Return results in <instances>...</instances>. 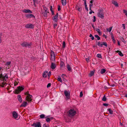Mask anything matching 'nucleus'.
<instances>
[{"mask_svg": "<svg viewBox=\"0 0 127 127\" xmlns=\"http://www.w3.org/2000/svg\"><path fill=\"white\" fill-rule=\"evenodd\" d=\"M116 52L118 53L121 56H123V55L121 51L119 50H117L116 51Z\"/></svg>", "mask_w": 127, "mask_h": 127, "instance_id": "nucleus-25", "label": "nucleus"}, {"mask_svg": "<svg viewBox=\"0 0 127 127\" xmlns=\"http://www.w3.org/2000/svg\"><path fill=\"white\" fill-rule=\"evenodd\" d=\"M12 116L13 118L15 119L18 120V114L15 111H13L12 113Z\"/></svg>", "mask_w": 127, "mask_h": 127, "instance_id": "nucleus-9", "label": "nucleus"}, {"mask_svg": "<svg viewBox=\"0 0 127 127\" xmlns=\"http://www.w3.org/2000/svg\"><path fill=\"white\" fill-rule=\"evenodd\" d=\"M18 82H17L16 81H15L14 83V86H16L18 84Z\"/></svg>", "mask_w": 127, "mask_h": 127, "instance_id": "nucleus-43", "label": "nucleus"}, {"mask_svg": "<svg viewBox=\"0 0 127 127\" xmlns=\"http://www.w3.org/2000/svg\"><path fill=\"white\" fill-rule=\"evenodd\" d=\"M57 80H58L59 81H60L62 83L63 82V81H62L61 78L59 76Z\"/></svg>", "mask_w": 127, "mask_h": 127, "instance_id": "nucleus-28", "label": "nucleus"}, {"mask_svg": "<svg viewBox=\"0 0 127 127\" xmlns=\"http://www.w3.org/2000/svg\"><path fill=\"white\" fill-rule=\"evenodd\" d=\"M95 73L94 70L90 72V73L89 75V76L91 77L92 76H93Z\"/></svg>", "mask_w": 127, "mask_h": 127, "instance_id": "nucleus-22", "label": "nucleus"}, {"mask_svg": "<svg viewBox=\"0 0 127 127\" xmlns=\"http://www.w3.org/2000/svg\"><path fill=\"white\" fill-rule=\"evenodd\" d=\"M94 20H93V21L94 22H95L96 21V17L95 16H93Z\"/></svg>", "mask_w": 127, "mask_h": 127, "instance_id": "nucleus-50", "label": "nucleus"}, {"mask_svg": "<svg viewBox=\"0 0 127 127\" xmlns=\"http://www.w3.org/2000/svg\"><path fill=\"white\" fill-rule=\"evenodd\" d=\"M102 100L103 101H105L106 100V98L105 97V96L104 95L102 99Z\"/></svg>", "mask_w": 127, "mask_h": 127, "instance_id": "nucleus-33", "label": "nucleus"}, {"mask_svg": "<svg viewBox=\"0 0 127 127\" xmlns=\"http://www.w3.org/2000/svg\"><path fill=\"white\" fill-rule=\"evenodd\" d=\"M98 17L103 19L104 18V14L102 10H100L99 11L97 14Z\"/></svg>", "mask_w": 127, "mask_h": 127, "instance_id": "nucleus-7", "label": "nucleus"}, {"mask_svg": "<svg viewBox=\"0 0 127 127\" xmlns=\"http://www.w3.org/2000/svg\"><path fill=\"white\" fill-rule=\"evenodd\" d=\"M76 111L73 109H71L67 112L68 116L72 117L74 116L75 114Z\"/></svg>", "mask_w": 127, "mask_h": 127, "instance_id": "nucleus-1", "label": "nucleus"}, {"mask_svg": "<svg viewBox=\"0 0 127 127\" xmlns=\"http://www.w3.org/2000/svg\"><path fill=\"white\" fill-rule=\"evenodd\" d=\"M66 76V75L65 74H62L61 75V76L63 78H64L65 76Z\"/></svg>", "mask_w": 127, "mask_h": 127, "instance_id": "nucleus-52", "label": "nucleus"}, {"mask_svg": "<svg viewBox=\"0 0 127 127\" xmlns=\"http://www.w3.org/2000/svg\"><path fill=\"white\" fill-rule=\"evenodd\" d=\"M52 6H50V10L51 12H52V13H53V11L52 10Z\"/></svg>", "mask_w": 127, "mask_h": 127, "instance_id": "nucleus-56", "label": "nucleus"}, {"mask_svg": "<svg viewBox=\"0 0 127 127\" xmlns=\"http://www.w3.org/2000/svg\"><path fill=\"white\" fill-rule=\"evenodd\" d=\"M34 26L31 24H29L26 25L25 26L26 28H27L33 29Z\"/></svg>", "mask_w": 127, "mask_h": 127, "instance_id": "nucleus-13", "label": "nucleus"}, {"mask_svg": "<svg viewBox=\"0 0 127 127\" xmlns=\"http://www.w3.org/2000/svg\"><path fill=\"white\" fill-rule=\"evenodd\" d=\"M51 84L50 83H48L47 86V88H49L51 86Z\"/></svg>", "mask_w": 127, "mask_h": 127, "instance_id": "nucleus-49", "label": "nucleus"}, {"mask_svg": "<svg viewBox=\"0 0 127 127\" xmlns=\"http://www.w3.org/2000/svg\"><path fill=\"white\" fill-rule=\"evenodd\" d=\"M8 78V75L6 74H4L3 75L2 74H0V79L3 81L6 80L5 78Z\"/></svg>", "mask_w": 127, "mask_h": 127, "instance_id": "nucleus-5", "label": "nucleus"}, {"mask_svg": "<svg viewBox=\"0 0 127 127\" xmlns=\"http://www.w3.org/2000/svg\"><path fill=\"white\" fill-rule=\"evenodd\" d=\"M84 5L85 7L87 6V5L86 4V2H84Z\"/></svg>", "mask_w": 127, "mask_h": 127, "instance_id": "nucleus-61", "label": "nucleus"}, {"mask_svg": "<svg viewBox=\"0 0 127 127\" xmlns=\"http://www.w3.org/2000/svg\"><path fill=\"white\" fill-rule=\"evenodd\" d=\"M103 105L106 106H108V104L107 103H104Z\"/></svg>", "mask_w": 127, "mask_h": 127, "instance_id": "nucleus-54", "label": "nucleus"}, {"mask_svg": "<svg viewBox=\"0 0 127 127\" xmlns=\"http://www.w3.org/2000/svg\"><path fill=\"white\" fill-rule=\"evenodd\" d=\"M94 0H91L90 1V4H93Z\"/></svg>", "mask_w": 127, "mask_h": 127, "instance_id": "nucleus-53", "label": "nucleus"}, {"mask_svg": "<svg viewBox=\"0 0 127 127\" xmlns=\"http://www.w3.org/2000/svg\"><path fill=\"white\" fill-rule=\"evenodd\" d=\"M112 27H111L109 28V29L107 28L106 29L107 30L108 32H110L111 31L112 29Z\"/></svg>", "mask_w": 127, "mask_h": 127, "instance_id": "nucleus-30", "label": "nucleus"}, {"mask_svg": "<svg viewBox=\"0 0 127 127\" xmlns=\"http://www.w3.org/2000/svg\"><path fill=\"white\" fill-rule=\"evenodd\" d=\"M64 64V63L63 62H61V64H60L61 67H62L63 66Z\"/></svg>", "mask_w": 127, "mask_h": 127, "instance_id": "nucleus-41", "label": "nucleus"}, {"mask_svg": "<svg viewBox=\"0 0 127 127\" xmlns=\"http://www.w3.org/2000/svg\"><path fill=\"white\" fill-rule=\"evenodd\" d=\"M28 105V103L26 101H24L20 105V107H25Z\"/></svg>", "mask_w": 127, "mask_h": 127, "instance_id": "nucleus-15", "label": "nucleus"}, {"mask_svg": "<svg viewBox=\"0 0 127 127\" xmlns=\"http://www.w3.org/2000/svg\"><path fill=\"white\" fill-rule=\"evenodd\" d=\"M24 89V87L22 86H19L17 87V89L14 91V92L16 94H18L21 91Z\"/></svg>", "mask_w": 127, "mask_h": 127, "instance_id": "nucleus-2", "label": "nucleus"}, {"mask_svg": "<svg viewBox=\"0 0 127 127\" xmlns=\"http://www.w3.org/2000/svg\"><path fill=\"white\" fill-rule=\"evenodd\" d=\"M21 45L23 47H28L29 48L30 47L32 44V43H29L27 42H24L21 44Z\"/></svg>", "mask_w": 127, "mask_h": 127, "instance_id": "nucleus-4", "label": "nucleus"}, {"mask_svg": "<svg viewBox=\"0 0 127 127\" xmlns=\"http://www.w3.org/2000/svg\"><path fill=\"white\" fill-rule=\"evenodd\" d=\"M103 37H105V38H106V37H107L104 34L103 35Z\"/></svg>", "mask_w": 127, "mask_h": 127, "instance_id": "nucleus-63", "label": "nucleus"}, {"mask_svg": "<svg viewBox=\"0 0 127 127\" xmlns=\"http://www.w3.org/2000/svg\"><path fill=\"white\" fill-rule=\"evenodd\" d=\"M11 63V62H7L5 64V65L8 66Z\"/></svg>", "mask_w": 127, "mask_h": 127, "instance_id": "nucleus-32", "label": "nucleus"}, {"mask_svg": "<svg viewBox=\"0 0 127 127\" xmlns=\"http://www.w3.org/2000/svg\"><path fill=\"white\" fill-rule=\"evenodd\" d=\"M110 114H112L113 113V111L110 109L109 108L107 109Z\"/></svg>", "mask_w": 127, "mask_h": 127, "instance_id": "nucleus-26", "label": "nucleus"}, {"mask_svg": "<svg viewBox=\"0 0 127 127\" xmlns=\"http://www.w3.org/2000/svg\"><path fill=\"white\" fill-rule=\"evenodd\" d=\"M32 126L35 127H41V124L40 122H37L36 123H33L32 125Z\"/></svg>", "mask_w": 127, "mask_h": 127, "instance_id": "nucleus-10", "label": "nucleus"}, {"mask_svg": "<svg viewBox=\"0 0 127 127\" xmlns=\"http://www.w3.org/2000/svg\"><path fill=\"white\" fill-rule=\"evenodd\" d=\"M124 13L125 14V15L127 16V10H123Z\"/></svg>", "mask_w": 127, "mask_h": 127, "instance_id": "nucleus-42", "label": "nucleus"}, {"mask_svg": "<svg viewBox=\"0 0 127 127\" xmlns=\"http://www.w3.org/2000/svg\"><path fill=\"white\" fill-rule=\"evenodd\" d=\"M112 3L116 6L118 7V4L116 1L114 0H112Z\"/></svg>", "mask_w": 127, "mask_h": 127, "instance_id": "nucleus-21", "label": "nucleus"}, {"mask_svg": "<svg viewBox=\"0 0 127 127\" xmlns=\"http://www.w3.org/2000/svg\"><path fill=\"white\" fill-rule=\"evenodd\" d=\"M92 13H94V12L93 11H90V12H89V14H92Z\"/></svg>", "mask_w": 127, "mask_h": 127, "instance_id": "nucleus-60", "label": "nucleus"}, {"mask_svg": "<svg viewBox=\"0 0 127 127\" xmlns=\"http://www.w3.org/2000/svg\"><path fill=\"white\" fill-rule=\"evenodd\" d=\"M95 38H97L98 40H99L100 39V37L98 35H95Z\"/></svg>", "mask_w": 127, "mask_h": 127, "instance_id": "nucleus-36", "label": "nucleus"}, {"mask_svg": "<svg viewBox=\"0 0 127 127\" xmlns=\"http://www.w3.org/2000/svg\"><path fill=\"white\" fill-rule=\"evenodd\" d=\"M50 121V119L49 118H47L46 119V121L47 122H49Z\"/></svg>", "mask_w": 127, "mask_h": 127, "instance_id": "nucleus-40", "label": "nucleus"}, {"mask_svg": "<svg viewBox=\"0 0 127 127\" xmlns=\"http://www.w3.org/2000/svg\"><path fill=\"white\" fill-rule=\"evenodd\" d=\"M32 96L30 95H29L28 96H27L26 97V100L28 102H29L32 101Z\"/></svg>", "mask_w": 127, "mask_h": 127, "instance_id": "nucleus-11", "label": "nucleus"}, {"mask_svg": "<svg viewBox=\"0 0 127 127\" xmlns=\"http://www.w3.org/2000/svg\"><path fill=\"white\" fill-rule=\"evenodd\" d=\"M29 92H27L25 94L27 95V96H28L29 95H30V94L29 93Z\"/></svg>", "mask_w": 127, "mask_h": 127, "instance_id": "nucleus-59", "label": "nucleus"}, {"mask_svg": "<svg viewBox=\"0 0 127 127\" xmlns=\"http://www.w3.org/2000/svg\"><path fill=\"white\" fill-rule=\"evenodd\" d=\"M48 74V72L47 71H45L43 74V76L44 78H46Z\"/></svg>", "mask_w": 127, "mask_h": 127, "instance_id": "nucleus-20", "label": "nucleus"}, {"mask_svg": "<svg viewBox=\"0 0 127 127\" xmlns=\"http://www.w3.org/2000/svg\"><path fill=\"white\" fill-rule=\"evenodd\" d=\"M122 26L123 27V29H125V24H122Z\"/></svg>", "mask_w": 127, "mask_h": 127, "instance_id": "nucleus-58", "label": "nucleus"}, {"mask_svg": "<svg viewBox=\"0 0 127 127\" xmlns=\"http://www.w3.org/2000/svg\"><path fill=\"white\" fill-rule=\"evenodd\" d=\"M18 100L21 103L22 101V98L21 96L20 95H18L17 96Z\"/></svg>", "mask_w": 127, "mask_h": 127, "instance_id": "nucleus-19", "label": "nucleus"}, {"mask_svg": "<svg viewBox=\"0 0 127 127\" xmlns=\"http://www.w3.org/2000/svg\"><path fill=\"white\" fill-rule=\"evenodd\" d=\"M67 68L68 70L69 71H70L71 70V67L69 64H67Z\"/></svg>", "mask_w": 127, "mask_h": 127, "instance_id": "nucleus-24", "label": "nucleus"}, {"mask_svg": "<svg viewBox=\"0 0 127 127\" xmlns=\"http://www.w3.org/2000/svg\"><path fill=\"white\" fill-rule=\"evenodd\" d=\"M45 115L44 114H42L40 115V117L41 118H43L45 117Z\"/></svg>", "mask_w": 127, "mask_h": 127, "instance_id": "nucleus-37", "label": "nucleus"}, {"mask_svg": "<svg viewBox=\"0 0 127 127\" xmlns=\"http://www.w3.org/2000/svg\"><path fill=\"white\" fill-rule=\"evenodd\" d=\"M62 3L64 6L66 4V0H61Z\"/></svg>", "mask_w": 127, "mask_h": 127, "instance_id": "nucleus-23", "label": "nucleus"}, {"mask_svg": "<svg viewBox=\"0 0 127 127\" xmlns=\"http://www.w3.org/2000/svg\"><path fill=\"white\" fill-rule=\"evenodd\" d=\"M22 12L26 13H32L30 10L28 9H24L22 10Z\"/></svg>", "mask_w": 127, "mask_h": 127, "instance_id": "nucleus-16", "label": "nucleus"}, {"mask_svg": "<svg viewBox=\"0 0 127 127\" xmlns=\"http://www.w3.org/2000/svg\"><path fill=\"white\" fill-rule=\"evenodd\" d=\"M26 17L27 18H35V17L32 14H28L25 15Z\"/></svg>", "mask_w": 127, "mask_h": 127, "instance_id": "nucleus-12", "label": "nucleus"}, {"mask_svg": "<svg viewBox=\"0 0 127 127\" xmlns=\"http://www.w3.org/2000/svg\"><path fill=\"white\" fill-rule=\"evenodd\" d=\"M111 38L112 39L113 41V42L114 43H115V39L113 35H111Z\"/></svg>", "mask_w": 127, "mask_h": 127, "instance_id": "nucleus-31", "label": "nucleus"}, {"mask_svg": "<svg viewBox=\"0 0 127 127\" xmlns=\"http://www.w3.org/2000/svg\"><path fill=\"white\" fill-rule=\"evenodd\" d=\"M58 13H57L56 15L53 18V21L54 22H57V21L58 17Z\"/></svg>", "mask_w": 127, "mask_h": 127, "instance_id": "nucleus-17", "label": "nucleus"}, {"mask_svg": "<svg viewBox=\"0 0 127 127\" xmlns=\"http://www.w3.org/2000/svg\"><path fill=\"white\" fill-rule=\"evenodd\" d=\"M51 55V62H55V54L54 52L52 51H51L50 53Z\"/></svg>", "mask_w": 127, "mask_h": 127, "instance_id": "nucleus-3", "label": "nucleus"}, {"mask_svg": "<svg viewBox=\"0 0 127 127\" xmlns=\"http://www.w3.org/2000/svg\"><path fill=\"white\" fill-rule=\"evenodd\" d=\"M51 68L52 69H54L56 67V65L55 64H54V62H51Z\"/></svg>", "mask_w": 127, "mask_h": 127, "instance_id": "nucleus-18", "label": "nucleus"}, {"mask_svg": "<svg viewBox=\"0 0 127 127\" xmlns=\"http://www.w3.org/2000/svg\"><path fill=\"white\" fill-rule=\"evenodd\" d=\"M86 61L87 62H89V58H86Z\"/></svg>", "mask_w": 127, "mask_h": 127, "instance_id": "nucleus-51", "label": "nucleus"}, {"mask_svg": "<svg viewBox=\"0 0 127 127\" xmlns=\"http://www.w3.org/2000/svg\"><path fill=\"white\" fill-rule=\"evenodd\" d=\"M43 8L44 10L43 11H48V9L46 8L44 6H43Z\"/></svg>", "mask_w": 127, "mask_h": 127, "instance_id": "nucleus-34", "label": "nucleus"}, {"mask_svg": "<svg viewBox=\"0 0 127 127\" xmlns=\"http://www.w3.org/2000/svg\"><path fill=\"white\" fill-rule=\"evenodd\" d=\"M64 94L66 96V98L67 99H68L70 98V92L69 91H67L65 90L64 92Z\"/></svg>", "mask_w": 127, "mask_h": 127, "instance_id": "nucleus-6", "label": "nucleus"}, {"mask_svg": "<svg viewBox=\"0 0 127 127\" xmlns=\"http://www.w3.org/2000/svg\"><path fill=\"white\" fill-rule=\"evenodd\" d=\"M96 57H97L100 58H102V56H101V55L100 54H97L96 55Z\"/></svg>", "mask_w": 127, "mask_h": 127, "instance_id": "nucleus-35", "label": "nucleus"}, {"mask_svg": "<svg viewBox=\"0 0 127 127\" xmlns=\"http://www.w3.org/2000/svg\"><path fill=\"white\" fill-rule=\"evenodd\" d=\"M117 43H118V45L119 46L120 45V43L119 41L118 40V41H117Z\"/></svg>", "mask_w": 127, "mask_h": 127, "instance_id": "nucleus-62", "label": "nucleus"}, {"mask_svg": "<svg viewBox=\"0 0 127 127\" xmlns=\"http://www.w3.org/2000/svg\"><path fill=\"white\" fill-rule=\"evenodd\" d=\"M61 9L60 8V6L59 5L58 7V10L59 11L61 10Z\"/></svg>", "mask_w": 127, "mask_h": 127, "instance_id": "nucleus-57", "label": "nucleus"}, {"mask_svg": "<svg viewBox=\"0 0 127 127\" xmlns=\"http://www.w3.org/2000/svg\"><path fill=\"white\" fill-rule=\"evenodd\" d=\"M51 75V72L49 71V73L48 74V76L49 77H50V75Z\"/></svg>", "mask_w": 127, "mask_h": 127, "instance_id": "nucleus-55", "label": "nucleus"}, {"mask_svg": "<svg viewBox=\"0 0 127 127\" xmlns=\"http://www.w3.org/2000/svg\"><path fill=\"white\" fill-rule=\"evenodd\" d=\"M121 39L122 41L124 43H126V41L125 40L124 38H122Z\"/></svg>", "mask_w": 127, "mask_h": 127, "instance_id": "nucleus-47", "label": "nucleus"}, {"mask_svg": "<svg viewBox=\"0 0 127 127\" xmlns=\"http://www.w3.org/2000/svg\"><path fill=\"white\" fill-rule=\"evenodd\" d=\"M96 31L99 33V35H101V32L100 30L99 29H97Z\"/></svg>", "mask_w": 127, "mask_h": 127, "instance_id": "nucleus-29", "label": "nucleus"}, {"mask_svg": "<svg viewBox=\"0 0 127 127\" xmlns=\"http://www.w3.org/2000/svg\"><path fill=\"white\" fill-rule=\"evenodd\" d=\"M43 127H49V126L48 124L47 125L46 124H43Z\"/></svg>", "mask_w": 127, "mask_h": 127, "instance_id": "nucleus-39", "label": "nucleus"}, {"mask_svg": "<svg viewBox=\"0 0 127 127\" xmlns=\"http://www.w3.org/2000/svg\"><path fill=\"white\" fill-rule=\"evenodd\" d=\"M98 45L99 46L101 47H102L103 45L105 46L106 47H107V44L105 42H98Z\"/></svg>", "mask_w": 127, "mask_h": 127, "instance_id": "nucleus-8", "label": "nucleus"}, {"mask_svg": "<svg viewBox=\"0 0 127 127\" xmlns=\"http://www.w3.org/2000/svg\"><path fill=\"white\" fill-rule=\"evenodd\" d=\"M83 95L82 92H81L80 93V97H82Z\"/></svg>", "mask_w": 127, "mask_h": 127, "instance_id": "nucleus-48", "label": "nucleus"}, {"mask_svg": "<svg viewBox=\"0 0 127 127\" xmlns=\"http://www.w3.org/2000/svg\"><path fill=\"white\" fill-rule=\"evenodd\" d=\"M106 71L105 69H101L100 73L101 74H103L105 73Z\"/></svg>", "mask_w": 127, "mask_h": 127, "instance_id": "nucleus-27", "label": "nucleus"}, {"mask_svg": "<svg viewBox=\"0 0 127 127\" xmlns=\"http://www.w3.org/2000/svg\"><path fill=\"white\" fill-rule=\"evenodd\" d=\"M93 5V4H90V5H89V6H90L89 9H90V10H91V11H92V10L91 9V7H92V6Z\"/></svg>", "mask_w": 127, "mask_h": 127, "instance_id": "nucleus-45", "label": "nucleus"}, {"mask_svg": "<svg viewBox=\"0 0 127 127\" xmlns=\"http://www.w3.org/2000/svg\"><path fill=\"white\" fill-rule=\"evenodd\" d=\"M57 24H53L54 28L55 29L56 27L57 26Z\"/></svg>", "mask_w": 127, "mask_h": 127, "instance_id": "nucleus-46", "label": "nucleus"}, {"mask_svg": "<svg viewBox=\"0 0 127 127\" xmlns=\"http://www.w3.org/2000/svg\"><path fill=\"white\" fill-rule=\"evenodd\" d=\"M63 48L65 47V43L64 41L63 42Z\"/></svg>", "mask_w": 127, "mask_h": 127, "instance_id": "nucleus-44", "label": "nucleus"}, {"mask_svg": "<svg viewBox=\"0 0 127 127\" xmlns=\"http://www.w3.org/2000/svg\"><path fill=\"white\" fill-rule=\"evenodd\" d=\"M2 41L1 37L0 36V43H1L2 42Z\"/></svg>", "mask_w": 127, "mask_h": 127, "instance_id": "nucleus-64", "label": "nucleus"}, {"mask_svg": "<svg viewBox=\"0 0 127 127\" xmlns=\"http://www.w3.org/2000/svg\"><path fill=\"white\" fill-rule=\"evenodd\" d=\"M2 83V84H0V86L1 87H4V85L6 84V83L3 82L2 83Z\"/></svg>", "mask_w": 127, "mask_h": 127, "instance_id": "nucleus-38", "label": "nucleus"}, {"mask_svg": "<svg viewBox=\"0 0 127 127\" xmlns=\"http://www.w3.org/2000/svg\"><path fill=\"white\" fill-rule=\"evenodd\" d=\"M48 13V11H41V13L45 17H46L47 16V13Z\"/></svg>", "mask_w": 127, "mask_h": 127, "instance_id": "nucleus-14", "label": "nucleus"}]
</instances>
